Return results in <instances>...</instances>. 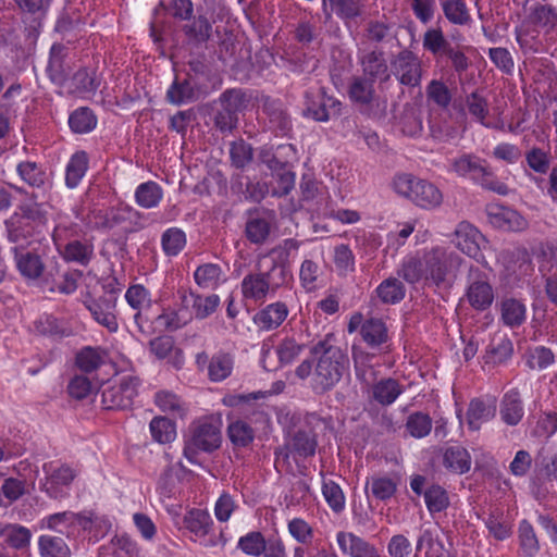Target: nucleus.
I'll use <instances>...</instances> for the list:
<instances>
[{"label":"nucleus","instance_id":"2f4dec72","mask_svg":"<svg viewBox=\"0 0 557 557\" xmlns=\"http://www.w3.org/2000/svg\"><path fill=\"white\" fill-rule=\"evenodd\" d=\"M198 98V83L193 74L188 73L186 78L176 77L166 91V99L173 104L191 102Z\"/></svg>","mask_w":557,"mask_h":557},{"label":"nucleus","instance_id":"b1692460","mask_svg":"<svg viewBox=\"0 0 557 557\" xmlns=\"http://www.w3.org/2000/svg\"><path fill=\"white\" fill-rule=\"evenodd\" d=\"M336 542L342 553L350 557H380V553L373 544L352 532H338Z\"/></svg>","mask_w":557,"mask_h":557},{"label":"nucleus","instance_id":"774afa93","mask_svg":"<svg viewBox=\"0 0 557 557\" xmlns=\"http://www.w3.org/2000/svg\"><path fill=\"white\" fill-rule=\"evenodd\" d=\"M555 361L553 351L544 346H536L527 352L525 363L531 370H544Z\"/></svg>","mask_w":557,"mask_h":557},{"label":"nucleus","instance_id":"5701e85b","mask_svg":"<svg viewBox=\"0 0 557 557\" xmlns=\"http://www.w3.org/2000/svg\"><path fill=\"white\" fill-rule=\"evenodd\" d=\"M288 313L289 310L285 302L275 301L257 311L252 321L260 331H274L283 324Z\"/></svg>","mask_w":557,"mask_h":557},{"label":"nucleus","instance_id":"9d476101","mask_svg":"<svg viewBox=\"0 0 557 557\" xmlns=\"http://www.w3.org/2000/svg\"><path fill=\"white\" fill-rule=\"evenodd\" d=\"M342 102L327 96L323 87H311L304 94V115L326 122L341 114Z\"/></svg>","mask_w":557,"mask_h":557},{"label":"nucleus","instance_id":"c9c22d12","mask_svg":"<svg viewBox=\"0 0 557 557\" xmlns=\"http://www.w3.org/2000/svg\"><path fill=\"white\" fill-rule=\"evenodd\" d=\"M443 466L455 474H463L471 468V456L461 446H449L443 451Z\"/></svg>","mask_w":557,"mask_h":557},{"label":"nucleus","instance_id":"69168bd1","mask_svg":"<svg viewBox=\"0 0 557 557\" xmlns=\"http://www.w3.org/2000/svg\"><path fill=\"white\" fill-rule=\"evenodd\" d=\"M149 429L152 438L160 444L171 443L176 438L174 420H150Z\"/></svg>","mask_w":557,"mask_h":557},{"label":"nucleus","instance_id":"9b49d317","mask_svg":"<svg viewBox=\"0 0 557 557\" xmlns=\"http://www.w3.org/2000/svg\"><path fill=\"white\" fill-rule=\"evenodd\" d=\"M117 298L116 290L106 289L101 296H89L84 300V306L90 312L92 319L111 333L119 329L116 318Z\"/></svg>","mask_w":557,"mask_h":557},{"label":"nucleus","instance_id":"423d86ee","mask_svg":"<svg viewBox=\"0 0 557 557\" xmlns=\"http://www.w3.org/2000/svg\"><path fill=\"white\" fill-rule=\"evenodd\" d=\"M423 49L430 52L437 61L447 60L457 76H461L471 66V60L466 51L470 49L463 45H453L441 27L429 28L422 37Z\"/></svg>","mask_w":557,"mask_h":557},{"label":"nucleus","instance_id":"f3484780","mask_svg":"<svg viewBox=\"0 0 557 557\" xmlns=\"http://www.w3.org/2000/svg\"><path fill=\"white\" fill-rule=\"evenodd\" d=\"M89 521L72 511H63L49 515L39 520L38 525L41 530H51L66 537H75L81 530L86 529Z\"/></svg>","mask_w":557,"mask_h":557},{"label":"nucleus","instance_id":"aec40b11","mask_svg":"<svg viewBox=\"0 0 557 557\" xmlns=\"http://www.w3.org/2000/svg\"><path fill=\"white\" fill-rule=\"evenodd\" d=\"M12 252L15 267L25 280L36 281L42 276L45 263L37 251L15 246L12 248Z\"/></svg>","mask_w":557,"mask_h":557},{"label":"nucleus","instance_id":"c85d7f7f","mask_svg":"<svg viewBox=\"0 0 557 557\" xmlns=\"http://www.w3.org/2000/svg\"><path fill=\"white\" fill-rule=\"evenodd\" d=\"M84 25L85 20L81 11L76 8L67 7L59 16L54 29L69 44H73L77 39V35L81 33Z\"/></svg>","mask_w":557,"mask_h":557},{"label":"nucleus","instance_id":"c03bdc74","mask_svg":"<svg viewBox=\"0 0 557 557\" xmlns=\"http://www.w3.org/2000/svg\"><path fill=\"white\" fill-rule=\"evenodd\" d=\"M250 102V95L240 88L224 90L218 100L219 106L224 107L233 114H238L247 109Z\"/></svg>","mask_w":557,"mask_h":557},{"label":"nucleus","instance_id":"de8ad7c7","mask_svg":"<svg viewBox=\"0 0 557 557\" xmlns=\"http://www.w3.org/2000/svg\"><path fill=\"white\" fill-rule=\"evenodd\" d=\"M163 197V190L156 182L149 181L141 183L135 190V200L137 205L145 209L157 207Z\"/></svg>","mask_w":557,"mask_h":557},{"label":"nucleus","instance_id":"bb28decb","mask_svg":"<svg viewBox=\"0 0 557 557\" xmlns=\"http://www.w3.org/2000/svg\"><path fill=\"white\" fill-rule=\"evenodd\" d=\"M488 221L495 227L518 232L527 226V220L516 210L503 206H488Z\"/></svg>","mask_w":557,"mask_h":557},{"label":"nucleus","instance_id":"7c9ffc66","mask_svg":"<svg viewBox=\"0 0 557 557\" xmlns=\"http://www.w3.org/2000/svg\"><path fill=\"white\" fill-rule=\"evenodd\" d=\"M309 334H299L298 337L286 335L275 347V352L281 366L293 363L307 347Z\"/></svg>","mask_w":557,"mask_h":557},{"label":"nucleus","instance_id":"864d4df0","mask_svg":"<svg viewBox=\"0 0 557 557\" xmlns=\"http://www.w3.org/2000/svg\"><path fill=\"white\" fill-rule=\"evenodd\" d=\"M194 278L202 288H214L223 281V270L216 263H205L196 269Z\"/></svg>","mask_w":557,"mask_h":557},{"label":"nucleus","instance_id":"37998d69","mask_svg":"<svg viewBox=\"0 0 557 557\" xmlns=\"http://www.w3.org/2000/svg\"><path fill=\"white\" fill-rule=\"evenodd\" d=\"M513 354V344L506 336H499L492 339L487 347L485 359L486 363L504 364L511 359Z\"/></svg>","mask_w":557,"mask_h":557},{"label":"nucleus","instance_id":"603ef678","mask_svg":"<svg viewBox=\"0 0 557 557\" xmlns=\"http://www.w3.org/2000/svg\"><path fill=\"white\" fill-rule=\"evenodd\" d=\"M188 40L196 45L207 42L212 33V25L207 17L199 15L183 28Z\"/></svg>","mask_w":557,"mask_h":557},{"label":"nucleus","instance_id":"8fccbe9b","mask_svg":"<svg viewBox=\"0 0 557 557\" xmlns=\"http://www.w3.org/2000/svg\"><path fill=\"white\" fill-rule=\"evenodd\" d=\"M373 355L362 350L354 349L352 359L355 362L356 376L362 383L370 385L376 381V370L372 364Z\"/></svg>","mask_w":557,"mask_h":557},{"label":"nucleus","instance_id":"0e129e2a","mask_svg":"<svg viewBox=\"0 0 557 557\" xmlns=\"http://www.w3.org/2000/svg\"><path fill=\"white\" fill-rule=\"evenodd\" d=\"M253 158V150L250 144L244 139H237L230 144L231 164L236 169L246 168Z\"/></svg>","mask_w":557,"mask_h":557},{"label":"nucleus","instance_id":"f03ea898","mask_svg":"<svg viewBox=\"0 0 557 557\" xmlns=\"http://www.w3.org/2000/svg\"><path fill=\"white\" fill-rule=\"evenodd\" d=\"M37 194L33 193L32 201L21 202L17 210L4 221L9 242L17 244L40 234L48 225V211L37 202Z\"/></svg>","mask_w":557,"mask_h":557},{"label":"nucleus","instance_id":"6ab92c4d","mask_svg":"<svg viewBox=\"0 0 557 557\" xmlns=\"http://www.w3.org/2000/svg\"><path fill=\"white\" fill-rule=\"evenodd\" d=\"M363 77L383 84L391 78V67L381 50L364 51L359 55Z\"/></svg>","mask_w":557,"mask_h":557},{"label":"nucleus","instance_id":"2eb2a0df","mask_svg":"<svg viewBox=\"0 0 557 557\" xmlns=\"http://www.w3.org/2000/svg\"><path fill=\"white\" fill-rule=\"evenodd\" d=\"M125 300L134 311L133 319L140 332L151 321L150 310L153 306L151 293L141 284L131 285L125 292Z\"/></svg>","mask_w":557,"mask_h":557},{"label":"nucleus","instance_id":"680f3d73","mask_svg":"<svg viewBox=\"0 0 557 557\" xmlns=\"http://www.w3.org/2000/svg\"><path fill=\"white\" fill-rule=\"evenodd\" d=\"M497 400L495 396L485 395L473 398L468 407V418H490L496 414Z\"/></svg>","mask_w":557,"mask_h":557},{"label":"nucleus","instance_id":"a19ab883","mask_svg":"<svg viewBox=\"0 0 557 557\" xmlns=\"http://www.w3.org/2000/svg\"><path fill=\"white\" fill-rule=\"evenodd\" d=\"M184 525L196 539H202L210 533L213 521L208 511L191 509L184 517Z\"/></svg>","mask_w":557,"mask_h":557},{"label":"nucleus","instance_id":"5fc2aeb1","mask_svg":"<svg viewBox=\"0 0 557 557\" xmlns=\"http://www.w3.org/2000/svg\"><path fill=\"white\" fill-rule=\"evenodd\" d=\"M69 125L76 134L89 133L96 127L97 117L89 108L81 107L70 114Z\"/></svg>","mask_w":557,"mask_h":557},{"label":"nucleus","instance_id":"7ed1b4c3","mask_svg":"<svg viewBox=\"0 0 557 557\" xmlns=\"http://www.w3.org/2000/svg\"><path fill=\"white\" fill-rule=\"evenodd\" d=\"M292 275L288 267L273 261L270 269L262 272H250L240 282L243 298L248 301L263 304L273 298L277 290L288 284Z\"/></svg>","mask_w":557,"mask_h":557},{"label":"nucleus","instance_id":"13d9d810","mask_svg":"<svg viewBox=\"0 0 557 557\" xmlns=\"http://www.w3.org/2000/svg\"><path fill=\"white\" fill-rule=\"evenodd\" d=\"M38 548L41 557H70L69 546L58 536L40 535Z\"/></svg>","mask_w":557,"mask_h":557},{"label":"nucleus","instance_id":"a18cd8bd","mask_svg":"<svg viewBox=\"0 0 557 557\" xmlns=\"http://www.w3.org/2000/svg\"><path fill=\"white\" fill-rule=\"evenodd\" d=\"M360 334L362 339L371 347H377L386 343L388 338L385 323L376 318L366 320L361 326Z\"/></svg>","mask_w":557,"mask_h":557},{"label":"nucleus","instance_id":"58836bf2","mask_svg":"<svg viewBox=\"0 0 557 557\" xmlns=\"http://www.w3.org/2000/svg\"><path fill=\"white\" fill-rule=\"evenodd\" d=\"M16 171L20 177L32 188L47 190L49 186L48 175L36 162H21L17 164Z\"/></svg>","mask_w":557,"mask_h":557},{"label":"nucleus","instance_id":"412c9836","mask_svg":"<svg viewBox=\"0 0 557 557\" xmlns=\"http://www.w3.org/2000/svg\"><path fill=\"white\" fill-rule=\"evenodd\" d=\"M399 484L396 474H373L367 478L364 491L368 500L371 498L380 502H388L392 499Z\"/></svg>","mask_w":557,"mask_h":557},{"label":"nucleus","instance_id":"393cba45","mask_svg":"<svg viewBox=\"0 0 557 557\" xmlns=\"http://www.w3.org/2000/svg\"><path fill=\"white\" fill-rule=\"evenodd\" d=\"M454 242L456 247L469 257H476L481 249V243L484 240L481 232L471 223L461 221L458 223Z\"/></svg>","mask_w":557,"mask_h":557},{"label":"nucleus","instance_id":"3c124183","mask_svg":"<svg viewBox=\"0 0 557 557\" xmlns=\"http://www.w3.org/2000/svg\"><path fill=\"white\" fill-rule=\"evenodd\" d=\"M186 243V234L178 227H170L161 235V247L166 257H175L181 253Z\"/></svg>","mask_w":557,"mask_h":557},{"label":"nucleus","instance_id":"4d7b16f0","mask_svg":"<svg viewBox=\"0 0 557 557\" xmlns=\"http://www.w3.org/2000/svg\"><path fill=\"white\" fill-rule=\"evenodd\" d=\"M373 83L364 77H355L349 87V97L359 104H370L375 98Z\"/></svg>","mask_w":557,"mask_h":557},{"label":"nucleus","instance_id":"f704fd0d","mask_svg":"<svg viewBox=\"0 0 557 557\" xmlns=\"http://www.w3.org/2000/svg\"><path fill=\"white\" fill-rule=\"evenodd\" d=\"M500 320L511 329L519 327L527 320V307L520 299L512 297L504 298L500 301Z\"/></svg>","mask_w":557,"mask_h":557},{"label":"nucleus","instance_id":"e2e57ef3","mask_svg":"<svg viewBox=\"0 0 557 557\" xmlns=\"http://www.w3.org/2000/svg\"><path fill=\"white\" fill-rule=\"evenodd\" d=\"M529 20L532 24L545 28L546 32L557 27V12L549 5H534L529 15Z\"/></svg>","mask_w":557,"mask_h":557},{"label":"nucleus","instance_id":"4c0bfd02","mask_svg":"<svg viewBox=\"0 0 557 557\" xmlns=\"http://www.w3.org/2000/svg\"><path fill=\"white\" fill-rule=\"evenodd\" d=\"M193 320V312L187 310L182 302L180 308L176 310L166 309L156 318V323L163 331L173 332L176 331Z\"/></svg>","mask_w":557,"mask_h":557},{"label":"nucleus","instance_id":"4468645a","mask_svg":"<svg viewBox=\"0 0 557 557\" xmlns=\"http://www.w3.org/2000/svg\"><path fill=\"white\" fill-rule=\"evenodd\" d=\"M46 474L42 491L53 499H62L69 496L70 485L75 478L74 471L69 466L55 462L44 466Z\"/></svg>","mask_w":557,"mask_h":557},{"label":"nucleus","instance_id":"a211bd4d","mask_svg":"<svg viewBox=\"0 0 557 557\" xmlns=\"http://www.w3.org/2000/svg\"><path fill=\"white\" fill-rule=\"evenodd\" d=\"M469 277L471 283L468 286L467 297L475 310H485L491 307L494 300V292L490 283L483 278L478 268L470 269Z\"/></svg>","mask_w":557,"mask_h":557},{"label":"nucleus","instance_id":"f8f14e48","mask_svg":"<svg viewBox=\"0 0 557 557\" xmlns=\"http://www.w3.org/2000/svg\"><path fill=\"white\" fill-rule=\"evenodd\" d=\"M400 85L414 88L420 86L422 79V61L408 49L399 51L391 61V75Z\"/></svg>","mask_w":557,"mask_h":557},{"label":"nucleus","instance_id":"0eeeda50","mask_svg":"<svg viewBox=\"0 0 557 557\" xmlns=\"http://www.w3.org/2000/svg\"><path fill=\"white\" fill-rule=\"evenodd\" d=\"M393 187L398 195L425 210L438 208L443 202V194L433 183L412 174H397Z\"/></svg>","mask_w":557,"mask_h":557},{"label":"nucleus","instance_id":"09e8293b","mask_svg":"<svg viewBox=\"0 0 557 557\" xmlns=\"http://www.w3.org/2000/svg\"><path fill=\"white\" fill-rule=\"evenodd\" d=\"M88 169V157L85 151L75 152L67 165L65 172V184L70 188H75L84 177Z\"/></svg>","mask_w":557,"mask_h":557},{"label":"nucleus","instance_id":"bf43d9fd","mask_svg":"<svg viewBox=\"0 0 557 557\" xmlns=\"http://www.w3.org/2000/svg\"><path fill=\"white\" fill-rule=\"evenodd\" d=\"M286 67L296 74L311 73L318 66V60L302 50L287 53L285 59Z\"/></svg>","mask_w":557,"mask_h":557},{"label":"nucleus","instance_id":"6e6552de","mask_svg":"<svg viewBox=\"0 0 557 557\" xmlns=\"http://www.w3.org/2000/svg\"><path fill=\"white\" fill-rule=\"evenodd\" d=\"M349 368L346 354L329 351L327 356H319L312 377V389L318 394L334 388Z\"/></svg>","mask_w":557,"mask_h":557},{"label":"nucleus","instance_id":"49530a36","mask_svg":"<svg viewBox=\"0 0 557 557\" xmlns=\"http://www.w3.org/2000/svg\"><path fill=\"white\" fill-rule=\"evenodd\" d=\"M444 16L454 25H468L471 23V14L465 0H441Z\"/></svg>","mask_w":557,"mask_h":557},{"label":"nucleus","instance_id":"ea45409f","mask_svg":"<svg viewBox=\"0 0 557 557\" xmlns=\"http://www.w3.org/2000/svg\"><path fill=\"white\" fill-rule=\"evenodd\" d=\"M156 406L165 414L183 418L189 413L188 405L169 391H159L154 395Z\"/></svg>","mask_w":557,"mask_h":557},{"label":"nucleus","instance_id":"473e14b6","mask_svg":"<svg viewBox=\"0 0 557 557\" xmlns=\"http://www.w3.org/2000/svg\"><path fill=\"white\" fill-rule=\"evenodd\" d=\"M262 109L268 115L271 126L282 135H287L292 129V121L284 104L280 100L267 97L263 99Z\"/></svg>","mask_w":557,"mask_h":557},{"label":"nucleus","instance_id":"cd10ccee","mask_svg":"<svg viewBox=\"0 0 557 557\" xmlns=\"http://www.w3.org/2000/svg\"><path fill=\"white\" fill-rule=\"evenodd\" d=\"M423 553L424 557H453L445 548L444 542L436 528H424L416 542V554Z\"/></svg>","mask_w":557,"mask_h":557},{"label":"nucleus","instance_id":"ddd939ff","mask_svg":"<svg viewBox=\"0 0 557 557\" xmlns=\"http://www.w3.org/2000/svg\"><path fill=\"white\" fill-rule=\"evenodd\" d=\"M137 387L138 380L136 377H123L119 384L102 391L101 408L107 411L131 408L134 398L137 396Z\"/></svg>","mask_w":557,"mask_h":557},{"label":"nucleus","instance_id":"e433bc0d","mask_svg":"<svg viewBox=\"0 0 557 557\" xmlns=\"http://www.w3.org/2000/svg\"><path fill=\"white\" fill-rule=\"evenodd\" d=\"M374 295L384 305H395L405 298L406 287L399 278L389 276L377 285Z\"/></svg>","mask_w":557,"mask_h":557},{"label":"nucleus","instance_id":"6e6d98bb","mask_svg":"<svg viewBox=\"0 0 557 557\" xmlns=\"http://www.w3.org/2000/svg\"><path fill=\"white\" fill-rule=\"evenodd\" d=\"M424 503L431 516L446 510L450 504L446 490L437 484H432L425 488Z\"/></svg>","mask_w":557,"mask_h":557},{"label":"nucleus","instance_id":"1a4fd4ad","mask_svg":"<svg viewBox=\"0 0 557 557\" xmlns=\"http://www.w3.org/2000/svg\"><path fill=\"white\" fill-rule=\"evenodd\" d=\"M189 433L184 455L190 462H196L197 450L210 453L220 447L222 441L221 420L194 422Z\"/></svg>","mask_w":557,"mask_h":557},{"label":"nucleus","instance_id":"79ce46f5","mask_svg":"<svg viewBox=\"0 0 557 557\" xmlns=\"http://www.w3.org/2000/svg\"><path fill=\"white\" fill-rule=\"evenodd\" d=\"M234 357L224 351L214 354L208 364V377L211 382H222L233 372Z\"/></svg>","mask_w":557,"mask_h":557},{"label":"nucleus","instance_id":"39448f33","mask_svg":"<svg viewBox=\"0 0 557 557\" xmlns=\"http://www.w3.org/2000/svg\"><path fill=\"white\" fill-rule=\"evenodd\" d=\"M448 171L498 195H507L509 191L508 186L494 175L488 162L474 153H463L450 159Z\"/></svg>","mask_w":557,"mask_h":557},{"label":"nucleus","instance_id":"4be33fe9","mask_svg":"<svg viewBox=\"0 0 557 557\" xmlns=\"http://www.w3.org/2000/svg\"><path fill=\"white\" fill-rule=\"evenodd\" d=\"M182 306L193 312V319H206L211 315L220 305V297L215 294L203 296L191 290H180Z\"/></svg>","mask_w":557,"mask_h":557},{"label":"nucleus","instance_id":"20e7f679","mask_svg":"<svg viewBox=\"0 0 557 557\" xmlns=\"http://www.w3.org/2000/svg\"><path fill=\"white\" fill-rule=\"evenodd\" d=\"M79 226L74 222H60L52 232L57 251L65 262L87 267L95 258L91 238H78Z\"/></svg>","mask_w":557,"mask_h":557},{"label":"nucleus","instance_id":"a878e982","mask_svg":"<svg viewBox=\"0 0 557 557\" xmlns=\"http://www.w3.org/2000/svg\"><path fill=\"white\" fill-rule=\"evenodd\" d=\"M67 49L62 44H53L49 53L47 74L52 83L62 86L71 74V65L66 61Z\"/></svg>","mask_w":557,"mask_h":557},{"label":"nucleus","instance_id":"338daca9","mask_svg":"<svg viewBox=\"0 0 557 557\" xmlns=\"http://www.w3.org/2000/svg\"><path fill=\"white\" fill-rule=\"evenodd\" d=\"M103 362V355L99 348L84 347L76 355V366L84 372L97 370Z\"/></svg>","mask_w":557,"mask_h":557},{"label":"nucleus","instance_id":"dca6fc26","mask_svg":"<svg viewBox=\"0 0 557 557\" xmlns=\"http://www.w3.org/2000/svg\"><path fill=\"white\" fill-rule=\"evenodd\" d=\"M504 275L507 283L519 286L533 273V264L523 249L507 250L503 253Z\"/></svg>","mask_w":557,"mask_h":557},{"label":"nucleus","instance_id":"052dcab7","mask_svg":"<svg viewBox=\"0 0 557 557\" xmlns=\"http://www.w3.org/2000/svg\"><path fill=\"white\" fill-rule=\"evenodd\" d=\"M484 524L487 528L490 534L497 541H505L510 537L511 524L504 517L500 511H492L484 519Z\"/></svg>","mask_w":557,"mask_h":557},{"label":"nucleus","instance_id":"c756f323","mask_svg":"<svg viewBox=\"0 0 557 557\" xmlns=\"http://www.w3.org/2000/svg\"><path fill=\"white\" fill-rule=\"evenodd\" d=\"M273 222V215L269 212L250 215L245 227L247 239L255 245L264 244L270 236Z\"/></svg>","mask_w":557,"mask_h":557},{"label":"nucleus","instance_id":"72a5a7b5","mask_svg":"<svg viewBox=\"0 0 557 557\" xmlns=\"http://www.w3.org/2000/svg\"><path fill=\"white\" fill-rule=\"evenodd\" d=\"M369 386H371V398L382 406L393 404L404 392L403 385L392 377L374 381Z\"/></svg>","mask_w":557,"mask_h":557},{"label":"nucleus","instance_id":"f257e3e1","mask_svg":"<svg viewBox=\"0 0 557 557\" xmlns=\"http://www.w3.org/2000/svg\"><path fill=\"white\" fill-rule=\"evenodd\" d=\"M461 263L462 258L456 251L436 246L426 250L420 259H405L397 273L410 284L424 281L430 287L448 288L456 280Z\"/></svg>","mask_w":557,"mask_h":557}]
</instances>
